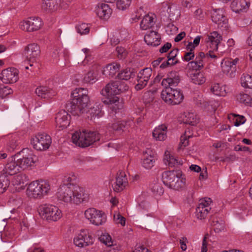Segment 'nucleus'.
<instances>
[{"label":"nucleus","instance_id":"f257e3e1","mask_svg":"<svg viewBox=\"0 0 252 252\" xmlns=\"http://www.w3.org/2000/svg\"><path fill=\"white\" fill-rule=\"evenodd\" d=\"M56 195L58 199L66 203L79 204L88 199L84 189L74 184H63L58 189Z\"/></svg>","mask_w":252,"mask_h":252},{"label":"nucleus","instance_id":"f03ea898","mask_svg":"<svg viewBox=\"0 0 252 252\" xmlns=\"http://www.w3.org/2000/svg\"><path fill=\"white\" fill-rule=\"evenodd\" d=\"M71 101L66 104V109L73 115H79L84 112L90 102L88 90L76 88L71 93Z\"/></svg>","mask_w":252,"mask_h":252},{"label":"nucleus","instance_id":"7ed1b4c3","mask_svg":"<svg viewBox=\"0 0 252 252\" xmlns=\"http://www.w3.org/2000/svg\"><path fill=\"white\" fill-rule=\"evenodd\" d=\"M101 135L97 131L87 129L76 131L72 135V142L80 147L86 148L100 140Z\"/></svg>","mask_w":252,"mask_h":252},{"label":"nucleus","instance_id":"20e7f679","mask_svg":"<svg viewBox=\"0 0 252 252\" xmlns=\"http://www.w3.org/2000/svg\"><path fill=\"white\" fill-rule=\"evenodd\" d=\"M50 186L48 181L43 180L33 181L30 183L27 191L29 196L34 198H41L48 194Z\"/></svg>","mask_w":252,"mask_h":252},{"label":"nucleus","instance_id":"39448f33","mask_svg":"<svg viewBox=\"0 0 252 252\" xmlns=\"http://www.w3.org/2000/svg\"><path fill=\"white\" fill-rule=\"evenodd\" d=\"M40 211L42 218L49 221H56L62 216V212L59 208L53 205L46 204L41 205Z\"/></svg>","mask_w":252,"mask_h":252},{"label":"nucleus","instance_id":"423d86ee","mask_svg":"<svg viewBox=\"0 0 252 252\" xmlns=\"http://www.w3.org/2000/svg\"><path fill=\"white\" fill-rule=\"evenodd\" d=\"M163 89L161 93V97L167 104L172 105L173 102V78L167 77L164 78L161 82Z\"/></svg>","mask_w":252,"mask_h":252},{"label":"nucleus","instance_id":"0eeeda50","mask_svg":"<svg viewBox=\"0 0 252 252\" xmlns=\"http://www.w3.org/2000/svg\"><path fill=\"white\" fill-rule=\"evenodd\" d=\"M52 142L50 135L46 133H38L31 140V144L34 149L37 151H44L48 149Z\"/></svg>","mask_w":252,"mask_h":252},{"label":"nucleus","instance_id":"6e6552de","mask_svg":"<svg viewBox=\"0 0 252 252\" xmlns=\"http://www.w3.org/2000/svg\"><path fill=\"white\" fill-rule=\"evenodd\" d=\"M86 219L95 225H102L106 221V217L104 212L95 208H89L85 212Z\"/></svg>","mask_w":252,"mask_h":252},{"label":"nucleus","instance_id":"1a4fd4ad","mask_svg":"<svg viewBox=\"0 0 252 252\" xmlns=\"http://www.w3.org/2000/svg\"><path fill=\"white\" fill-rule=\"evenodd\" d=\"M212 21L218 25V28L222 31H227L229 26L228 21L222 9H214L211 14Z\"/></svg>","mask_w":252,"mask_h":252},{"label":"nucleus","instance_id":"9d476101","mask_svg":"<svg viewBox=\"0 0 252 252\" xmlns=\"http://www.w3.org/2000/svg\"><path fill=\"white\" fill-rule=\"evenodd\" d=\"M40 52L39 46L37 44L32 43L25 47L23 55L26 57L27 61L30 63V65L32 66V63L36 62V59L40 56Z\"/></svg>","mask_w":252,"mask_h":252},{"label":"nucleus","instance_id":"9b49d317","mask_svg":"<svg viewBox=\"0 0 252 252\" xmlns=\"http://www.w3.org/2000/svg\"><path fill=\"white\" fill-rule=\"evenodd\" d=\"M19 161L16 156H12L7 160L4 166H0V173L3 175H12L19 172L20 169Z\"/></svg>","mask_w":252,"mask_h":252},{"label":"nucleus","instance_id":"f8f14e48","mask_svg":"<svg viewBox=\"0 0 252 252\" xmlns=\"http://www.w3.org/2000/svg\"><path fill=\"white\" fill-rule=\"evenodd\" d=\"M74 244L77 247L83 248L94 243V238L88 230H82L80 233L74 238Z\"/></svg>","mask_w":252,"mask_h":252},{"label":"nucleus","instance_id":"ddd939ff","mask_svg":"<svg viewBox=\"0 0 252 252\" xmlns=\"http://www.w3.org/2000/svg\"><path fill=\"white\" fill-rule=\"evenodd\" d=\"M239 61V59L238 58L235 59H229L223 60L221 64V67L223 72L230 78L234 77L236 70V64Z\"/></svg>","mask_w":252,"mask_h":252},{"label":"nucleus","instance_id":"4468645a","mask_svg":"<svg viewBox=\"0 0 252 252\" xmlns=\"http://www.w3.org/2000/svg\"><path fill=\"white\" fill-rule=\"evenodd\" d=\"M0 78L5 84L15 83L18 79V70L14 67L4 69L0 74Z\"/></svg>","mask_w":252,"mask_h":252},{"label":"nucleus","instance_id":"2eb2a0df","mask_svg":"<svg viewBox=\"0 0 252 252\" xmlns=\"http://www.w3.org/2000/svg\"><path fill=\"white\" fill-rule=\"evenodd\" d=\"M42 24V21L40 18L30 17L28 20L23 22L20 26L22 30L31 32L38 30Z\"/></svg>","mask_w":252,"mask_h":252},{"label":"nucleus","instance_id":"dca6fc26","mask_svg":"<svg viewBox=\"0 0 252 252\" xmlns=\"http://www.w3.org/2000/svg\"><path fill=\"white\" fill-rule=\"evenodd\" d=\"M70 118L66 111L61 110L56 114L55 118L56 127L59 128V130L66 128L70 124Z\"/></svg>","mask_w":252,"mask_h":252},{"label":"nucleus","instance_id":"f3484780","mask_svg":"<svg viewBox=\"0 0 252 252\" xmlns=\"http://www.w3.org/2000/svg\"><path fill=\"white\" fill-rule=\"evenodd\" d=\"M103 102L109 105L110 113L112 115H115L123 108V104L120 101V98L117 96L106 98Z\"/></svg>","mask_w":252,"mask_h":252},{"label":"nucleus","instance_id":"a211bd4d","mask_svg":"<svg viewBox=\"0 0 252 252\" xmlns=\"http://www.w3.org/2000/svg\"><path fill=\"white\" fill-rule=\"evenodd\" d=\"M127 184V180L124 172L120 171L116 177L115 185L113 186L114 190L120 192L123 190Z\"/></svg>","mask_w":252,"mask_h":252},{"label":"nucleus","instance_id":"6ab92c4d","mask_svg":"<svg viewBox=\"0 0 252 252\" xmlns=\"http://www.w3.org/2000/svg\"><path fill=\"white\" fill-rule=\"evenodd\" d=\"M144 41L148 45L157 47L160 44V35L157 32L150 31L145 35Z\"/></svg>","mask_w":252,"mask_h":252},{"label":"nucleus","instance_id":"aec40b11","mask_svg":"<svg viewBox=\"0 0 252 252\" xmlns=\"http://www.w3.org/2000/svg\"><path fill=\"white\" fill-rule=\"evenodd\" d=\"M210 199L208 200H204L198 204L196 208L195 215L197 219H204L208 215L211 208L209 206V202H211Z\"/></svg>","mask_w":252,"mask_h":252},{"label":"nucleus","instance_id":"412c9836","mask_svg":"<svg viewBox=\"0 0 252 252\" xmlns=\"http://www.w3.org/2000/svg\"><path fill=\"white\" fill-rule=\"evenodd\" d=\"M112 11L110 6L105 3H99L95 10L96 14L103 20H107L110 17Z\"/></svg>","mask_w":252,"mask_h":252},{"label":"nucleus","instance_id":"4be33fe9","mask_svg":"<svg viewBox=\"0 0 252 252\" xmlns=\"http://www.w3.org/2000/svg\"><path fill=\"white\" fill-rule=\"evenodd\" d=\"M174 177L176 176L177 180L174 184V190H182L186 187V179L185 175L180 169L174 170ZM175 178H174V181Z\"/></svg>","mask_w":252,"mask_h":252},{"label":"nucleus","instance_id":"5701e85b","mask_svg":"<svg viewBox=\"0 0 252 252\" xmlns=\"http://www.w3.org/2000/svg\"><path fill=\"white\" fill-rule=\"evenodd\" d=\"M199 121L198 117L193 113L189 112L187 115L184 114L178 118V122L180 123H184L191 126L196 125Z\"/></svg>","mask_w":252,"mask_h":252},{"label":"nucleus","instance_id":"b1692460","mask_svg":"<svg viewBox=\"0 0 252 252\" xmlns=\"http://www.w3.org/2000/svg\"><path fill=\"white\" fill-rule=\"evenodd\" d=\"M37 159L36 156L32 155H29L27 157H23L22 158H17L19 161L20 169L23 170L29 167L33 166Z\"/></svg>","mask_w":252,"mask_h":252},{"label":"nucleus","instance_id":"393cba45","mask_svg":"<svg viewBox=\"0 0 252 252\" xmlns=\"http://www.w3.org/2000/svg\"><path fill=\"white\" fill-rule=\"evenodd\" d=\"M60 0H43L42 9L44 11L50 12L56 10L59 6Z\"/></svg>","mask_w":252,"mask_h":252},{"label":"nucleus","instance_id":"a878e982","mask_svg":"<svg viewBox=\"0 0 252 252\" xmlns=\"http://www.w3.org/2000/svg\"><path fill=\"white\" fill-rule=\"evenodd\" d=\"M35 94L42 98H50L55 95V92L51 89L44 86L37 88L35 91Z\"/></svg>","mask_w":252,"mask_h":252},{"label":"nucleus","instance_id":"bb28decb","mask_svg":"<svg viewBox=\"0 0 252 252\" xmlns=\"http://www.w3.org/2000/svg\"><path fill=\"white\" fill-rule=\"evenodd\" d=\"M167 126L165 125H161L156 127L153 132V136L156 140L163 141L167 138Z\"/></svg>","mask_w":252,"mask_h":252},{"label":"nucleus","instance_id":"cd10ccee","mask_svg":"<svg viewBox=\"0 0 252 252\" xmlns=\"http://www.w3.org/2000/svg\"><path fill=\"white\" fill-rule=\"evenodd\" d=\"M120 64L113 63L107 65L102 71V73L106 76L113 77L116 73L120 70Z\"/></svg>","mask_w":252,"mask_h":252},{"label":"nucleus","instance_id":"c85d7f7f","mask_svg":"<svg viewBox=\"0 0 252 252\" xmlns=\"http://www.w3.org/2000/svg\"><path fill=\"white\" fill-rule=\"evenodd\" d=\"M155 16L150 15L149 14L145 15L140 23V28L143 30H146L152 28L155 24Z\"/></svg>","mask_w":252,"mask_h":252},{"label":"nucleus","instance_id":"c756f323","mask_svg":"<svg viewBox=\"0 0 252 252\" xmlns=\"http://www.w3.org/2000/svg\"><path fill=\"white\" fill-rule=\"evenodd\" d=\"M136 72L134 69L131 68H127L119 73L117 77L120 80H128L130 78L135 76Z\"/></svg>","mask_w":252,"mask_h":252},{"label":"nucleus","instance_id":"7c9ffc66","mask_svg":"<svg viewBox=\"0 0 252 252\" xmlns=\"http://www.w3.org/2000/svg\"><path fill=\"white\" fill-rule=\"evenodd\" d=\"M162 179L163 184L168 188L172 189L173 182V170L164 171L162 173Z\"/></svg>","mask_w":252,"mask_h":252},{"label":"nucleus","instance_id":"2f4dec72","mask_svg":"<svg viewBox=\"0 0 252 252\" xmlns=\"http://www.w3.org/2000/svg\"><path fill=\"white\" fill-rule=\"evenodd\" d=\"M115 90H116V89H114V84L112 82L106 85L105 88L101 90V94L103 96H106V98L116 96L117 94Z\"/></svg>","mask_w":252,"mask_h":252},{"label":"nucleus","instance_id":"473e14b6","mask_svg":"<svg viewBox=\"0 0 252 252\" xmlns=\"http://www.w3.org/2000/svg\"><path fill=\"white\" fill-rule=\"evenodd\" d=\"M29 180V177L26 174L21 173L14 177L13 183L15 185H21L22 187L28 184Z\"/></svg>","mask_w":252,"mask_h":252},{"label":"nucleus","instance_id":"72a5a7b5","mask_svg":"<svg viewBox=\"0 0 252 252\" xmlns=\"http://www.w3.org/2000/svg\"><path fill=\"white\" fill-rule=\"evenodd\" d=\"M190 77L191 82L197 85H201L206 81L205 77L202 72L192 73L190 74Z\"/></svg>","mask_w":252,"mask_h":252},{"label":"nucleus","instance_id":"f704fd0d","mask_svg":"<svg viewBox=\"0 0 252 252\" xmlns=\"http://www.w3.org/2000/svg\"><path fill=\"white\" fill-rule=\"evenodd\" d=\"M113 84H114V89H116L115 90L116 91L117 94L125 93L129 89L128 86L122 81H113Z\"/></svg>","mask_w":252,"mask_h":252},{"label":"nucleus","instance_id":"c9c22d12","mask_svg":"<svg viewBox=\"0 0 252 252\" xmlns=\"http://www.w3.org/2000/svg\"><path fill=\"white\" fill-rule=\"evenodd\" d=\"M245 4V0H233L231 3V8L233 11L238 13L244 9Z\"/></svg>","mask_w":252,"mask_h":252},{"label":"nucleus","instance_id":"e433bc0d","mask_svg":"<svg viewBox=\"0 0 252 252\" xmlns=\"http://www.w3.org/2000/svg\"><path fill=\"white\" fill-rule=\"evenodd\" d=\"M97 75L96 71L91 70L85 75L83 81L86 83L93 84L97 80Z\"/></svg>","mask_w":252,"mask_h":252},{"label":"nucleus","instance_id":"4c0bfd02","mask_svg":"<svg viewBox=\"0 0 252 252\" xmlns=\"http://www.w3.org/2000/svg\"><path fill=\"white\" fill-rule=\"evenodd\" d=\"M211 91L214 94L218 96H223L226 94L225 87L220 86L219 83L213 84L211 88Z\"/></svg>","mask_w":252,"mask_h":252},{"label":"nucleus","instance_id":"58836bf2","mask_svg":"<svg viewBox=\"0 0 252 252\" xmlns=\"http://www.w3.org/2000/svg\"><path fill=\"white\" fill-rule=\"evenodd\" d=\"M152 73V70L151 68L146 67L142 70L139 72L137 75V77L139 79L142 80L143 81L147 82L150 79Z\"/></svg>","mask_w":252,"mask_h":252},{"label":"nucleus","instance_id":"ea45409f","mask_svg":"<svg viewBox=\"0 0 252 252\" xmlns=\"http://www.w3.org/2000/svg\"><path fill=\"white\" fill-rule=\"evenodd\" d=\"M10 185V180L6 175H0V194L3 193Z\"/></svg>","mask_w":252,"mask_h":252},{"label":"nucleus","instance_id":"a19ab883","mask_svg":"<svg viewBox=\"0 0 252 252\" xmlns=\"http://www.w3.org/2000/svg\"><path fill=\"white\" fill-rule=\"evenodd\" d=\"M241 86L245 88L252 89V77L251 75L243 74L241 77Z\"/></svg>","mask_w":252,"mask_h":252},{"label":"nucleus","instance_id":"79ce46f5","mask_svg":"<svg viewBox=\"0 0 252 252\" xmlns=\"http://www.w3.org/2000/svg\"><path fill=\"white\" fill-rule=\"evenodd\" d=\"M211 224L214 227V230L216 233H219L224 229V223L222 220L220 221L217 219H213Z\"/></svg>","mask_w":252,"mask_h":252},{"label":"nucleus","instance_id":"37998d69","mask_svg":"<svg viewBox=\"0 0 252 252\" xmlns=\"http://www.w3.org/2000/svg\"><path fill=\"white\" fill-rule=\"evenodd\" d=\"M126 126V122L125 121H118L111 125L112 129L118 133H121L125 130Z\"/></svg>","mask_w":252,"mask_h":252},{"label":"nucleus","instance_id":"c03bdc74","mask_svg":"<svg viewBox=\"0 0 252 252\" xmlns=\"http://www.w3.org/2000/svg\"><path fill=\"white\" fill-rule=\"evenodd\" d=\"M172 3L168 2H163V12L164 13L163 15L167 18V19L170 21H172Z\"/></svg>","mask_w":252,"mask_h":252},{"label":"nucleus","instance_id":"a18cd8bd","mask_svg":"<svg viewBox=\"0 0 252 252\" xmlns=\"http://www.w3.org/2000/svg\"><path fill=\"white\" fill-rule=\"evenodd\" d=\"M222 37L217 32H213L208 36L206 39L207 42L220 43L222 40Z\"/></svg>","mask_w":252,"mask_h":252},{"label":"nucleus","instance_id":"49530a36","mask_svg":"<svg viewBox=\"0 0 252 252\" xmlns=\"http://www.w3.org/2000/svg\"><path fill=\"white\" fill-rule=\"evenodd\" d=\"M154 157H144L142 161V166L147 169H150L154 165Z\"/></svg>","mask_w":252,"mask_h":252},{"label":"nucleus","instance_id":"de8ad7c7","mask_svg":"<svg viewBox=\"0 0 252 252\" xmlns=\"http://www.w3.org/2000/svg\"><path fill=\"white\" fill-rule=\"evenodd\" d=\"M173 159V156L171 155L170 152L168 150L165 151L163 158L164 163L169 167H172L173 166V162L172 161Z\"/></svg>","mask_w":252,"mask_h":252},{"label":"nucleus","instance_id":"09e8293b","mask_svg":"<svg viewBox=\"0 0 252 252\" xmlns=\"http://www.w3.org/2000/svg\"><path fill=\"white\" fill-rule=\"evenodd\" d=\"M131 2V0H117V7L119 9L125 10L128 8Z\"/></svg>","mask_w":252,"mask_h":252},{"label":"nucleus","instance_id":"8fccbe9b","mask_svg":"<svg viewBox=\"0 0 252 252\" xmlns=\"http://www.w3.org/2000/svg\"><path fill=\"white\" fill-rule=\"evenodd\" d=\"M184 98L183 92L180 89H174V105L181 103Z\"/></svg>","mask_w":252,"mask_h":252},{"label":"nucleus","instance_id":"3c124183","mask_svg":"<svg viewBox=\"0 0 252 252\" xmlns=\"http://www.w3.org/2000/svg\"><path fill=\"white\" fill-rule=\"evenodd\" d=\"M0 98H3L7 95L12 94L13 90L7 86H5L3 84L0 85Z\"/></svg>","mask_w":252,"mask_h":252},{"label":"nucleus","instance_id":"603ef678","mask_svg":"<svg viewBox=\"0 0 252 252\" xmlns=\"http://www.w3.org/2000/svg\"><path fill=\"white\" fill-rule=\"evenodd\" d=\"M154 99V94L151 91L145 92L143 95V101L146 105H150Z\"/></svg>","mask_w":252,"mask_h":252},{"label":"nucleus","instance_id":"864d4df0","mask_svg":"<svg viewBox=\"0 0 252 252\" xmlns=\"http://www.w3.org/2000/svg\"><path fill=\"white\" fill-rule=\"evenodd\" d=\"M100 242L104 244L107 246H111L113 245V242L110 235L108 233L102 234L99 238Z\"/></svg>","mask_w":252,"mask_h":252},{"label":"nucleus","instance_id":"5fc2aeb1","mask_svg":"<svg viewBox=\"0 0 252 252\" xmlns=\"http://www.w3.org/2000/svg\"><path fill=\"white\" fill-rule=\"evenodd\" d=\"M232 116L233 117V121L234 125L235 126H238L244 124L246 121L245 117L242 115L233 114Z\"/></svg>","mask_w":252,"mask_h":252},{"label":"nucleus","instance_id":"6e6d98bb","mask_svg":"<svg viewBox=\"0 0 252 252\" xmlns=\"http://www.w3.org/2000/svg\"><path fill=\"white\" fill-rule=\"evenodd\" d=\"M76 29L78 33L81 35L86 34L89 32L90 28L88 25L85 23H82L76 27Z\"/></svg>","mask_w":252,"mask_h":252},{"label":"nucleus","instance_id":"4d7b16f0","mask_svg":"<svg viewBox=\"0 0 252 252\" xmlns=\"http://www.w3.org/2000/svg\"><path fill=\"white\" fill-rule=\"evenodd\" d=\"M173 50L171 51L168 54V60L164 61L160 65V68H165L170 65H173V56L172 55Z\"/></svg>","mask_w":252,"mask_h":252},{"label":"nucleus","instance_id":"13d9d810","mask_svg":"<svg viewBox=\"0 0 252 252\" xmlns=\"http://www.w3.org/2000/svg\"><path fill=\"white\" fill-rule=\"evenodd\" d=\"M190 137V136L188 135L186 136L185 134L181 136V141L178 148V150H179L182 149H184L187 146L189 145V140L188 139Z\"/></svg>","mask_w":252,"mask_h":252},{"label":"nucleus","instance_id":"bf43d9fd","mask_svg":"<svg viewBox=\"0 0 252 252\" xmlns=\"http://www.w3.org/2000/svg\"><path fill=\"white\" fill-rule=\"evenodd\" d=\"M118 58L122 59H124L127 56V52L126 50L122 46H117L116 49Z\"/></svg>","mask_w":252,"mask_h":252},{"label":"nucleus","instance_id":"052dcab7","mask_svg":"<svg viewBox=\"0 0 252 252\" xmlns=\"http://www.w3.org/2000/svg\"><path fill=\"white\" fill-rule=\"evenodd\" d=\"M206 58V55L203 52H200L196 55L195 61L199 64V66L204 67V60Z\"/></svg>","mask_w":252,"mask_h":252},{"label":"nucleus","instance_id":"680f3d73","mask_svg":"<svg viewBox=\"0 0 252 252\" xmlns=\"http://www.w3.org/2000/svg\"><path fill=\"white\" fill-rule=\"evenodd\" d=\"M114 220L117 224H121L122 226L125 225L126 219L119 213L114 215Z\"/></svg>","mask_w":252,"mask_h":252},{"label":"nucleus","instance_id":"e2e57ef3","mask_svg":"<svg viewBox=\"0 0 252 252\" xmlns=\"http://www.w3.org/2000/svg\"><path fill=\"white\" fill-rule=\"evenodd\" d=\"M188 67L189 69L195 70H200L203 68L202 66H199V64L194 60V61L190 62L188 64Z\"/></svg>","mask_w":252,"mask_h":252},{"label":"nucleus","instance_id":"0e129e2a","mask_svg":"<svg viewBox=\"0 0 252 252\" xmlns=\"http://www.w3.org/2000/svg\"><path fill=\"white\" fill-rule=\"evenodd\" d=\"M152 189L153 192L160 195L162 194L164 192L162 187L158 184H155Z\"/></svg>","mask_w":252,"mask_h":252},{"label":"nucleus","instance_id":"69168bd1","mask_svg":"<svg viewBox=\"0 0 252 252\" xmlns=\"http://www.w3.org/2000/svg\"><path fill=\"white\" fill-rule=\"evenodd\" d=\"M137 81L138 82L137 84L135 86V89L136 91H139L143 89L147 84V82L143 81L142 80L139 79V78H137Z\"/></svg>","mask_w":252,"mask_h":252},{"label":"nucleus","instance_id":"338daca9","mask_svg":"<svg viewBox=\"0 0 252 252\" xmlns=\"http://www.w3.org/2000/svg\"><path fill=\"white\" fill-rule=\"evenodd\" d=\"M144 157H154L155 151L151 148H146L145 151L143 152Z\"/></svg>","mask_w":252,"mask_h":252},{"label":"nucleus","instance_id":"774afa93","mask_svg":"<svg viewBox=\"0 0 252 252\" xmlns=\"http://www.w3.org/2000/svg\"><path fill=\"white\" fill-rule=\"evenodd\" d=\"M194 57V52H186L183 59L184 61L187 62H189V61L193 59V58Z\"/></svg>","mask_w":252,"mask_h":252}]
</instances>
